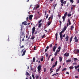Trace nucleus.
<instances>
[{
    "label": "nucleus",
    "instance_id": "42",
    "mask_svg": "<svg viewBox=\"0 0 79 79\" xmlns=\"http://www.w3.org/2000/svg\"><path fill=\"white\" fill-rule=\"evenodd\" d=\"M41 22H42V19L40 20V21L38 22V23L40 24V23H41Z\"/></svg>",
    "mask_w": 79,
    "mask_h": 79
},
{
    "label": "nucleus",
    "instance_id": "49",
    "mask_svg": "<svg viewBox=\"0 0 79 79\" xmlns=\"http://www.w3.org/2000/svg\"><path fill=\"white\" fill-rule=\"evenodd\" d=\"M46 19H47V18H48V15L47 14L46 16Z\"/></svg>",
    "mask_w": 79,
    "mask_h": 79
},
{
    "label": "nucleus",
    "instance_id": "24",
    "mask_svg": "<svg viewBox=\"0 0 79 79\" xmlns=\"http://www.w3.org/2000/svg\"><path fill=\"white\" fill-rule=\"evenodd\" d=\"M72 15L71 14V12H70V13L68 14V16L69 17H70V16H71Z\"/></svg>",
    "mask_w": 79,
    "mask_h": 79
},
{
    "label": "nucleus",
    "instance_id": "46",
    "mask_svg": "<svg viewBox=\"0 0 79 79\" xmlns=\"http://www.w3.org/2000/svg\"><path fill=\"white\" fill-rule=\"evenodd\" d=\"M52 70H53V68L52 67H51V68L50 69V71H52Z\"/></svg>",
    "mask_w": 79,
    "mask_h": 79
},
{
    "label": "nucleus",
    "instance_id": "30",
    "mask_svg": "<svg viewBox=\"0 0 79 79\" xmlns=\"http://www.w3.org/2000/svg\"><path fill=\"white\" fill-rule=\"evenodd\" d=\"M60 2L61 3H64V1H63V0H60Z\"/></svg>",
    "mask_w": 79,
    "mask_h": 79
},
{
    "label": "nucleus",
    "instance_id": "16",
    "mask_svg": "<svg viewBox=\"0 0 79 79\" xmlns=\"http://www.w3.org/2000/svg\"><path fill=\"white\" fill-rule=\"evenodd\" d=\"M74 26L73 25L71 26V27L70 30L71 31H73V29H74Z\"/></svg>",
    "mask_w": 79,
    "mask_h": 79
},
{
    "label": "nucleus",
    "instance_id": "6",
    "mask_svg": "<svg viewBox=\"0 0 79 79\" xmlns=\"http://www.w3.org/2000/svg\"><path fill=\"white\" fill-rule=\"evenodd\" d=\"M65 41L66 42H67V41H68V40H69V36L68 35L66 36V37L65 38Z\"/></svg>",
    "mask_w": 79,
    "mask_h": 79
},
{
    "label": "nucleus",
    "instance_id": "29",
    "mask_svg": "<svg viewBox=\"0 0 79 79\" xmlns=\"http://www.w3.org/2000/svg\"><path fill=\"white\" fill-rule=\"evenodd\" d=\"M67 69L66 68H65L64 69L62 70V71H65V70H66Z\"/></svg>",
    "mask_w": 79,
    "mask_h": 79
},
{
    "label": "nucleus",
    "instance_id": "17",
    "mask_svg": "<svg viewBox=\"0 0 79 79\" xmlns=\"http://www.w3.org/2000/svg\"><path fill=\"white\" fill-rule=\"evenodd\" d=\"M37 13L39 14L40 16H41L42 15V14L41 13H40V12L38 11Z\"/></svg>",
    "mask_w": 79,
    "mask_h": 79
},
{
    "label": "nucleus",
    "instance_id": "54",
    "mask_svg": "<svg viewBox=\"0 0 79 79\" xmlns=\"http://www.w3.org/2000/svg\"><path fill=\"white\" fill-rule=\"evenodd\" d=\"M31 71H33V69L32 68V67H31Z\"/></svg>",
    "mask_w": 79,
    "mask_h": 79
},
{
    "label": "nucleus",
    "instance_id": "45",
    "mask_svg": "<svg viewBox=\"0 0 79 79\" xmlns=\"http://www.w3.org/2000/svg\"><path fill=\"white\" fill-rule=\"evenodd\" d=\"M39 7H40V6H39V5H37V6L36 7V9H37V8H39Z\"/></svg>",
    "mask_w": 79,
    "mask_h": 79
},
{
    "label": "nucleus",
    "instance_id": "9",
    "mask_svg": "<svg viewBox=\"0 0 79 79\" xmlns=\"http://www.w3.org/2000/svg\"><path fill=\"white\" fill-rule=\"evenodd\" d=\"M33 17V15H30L29 16V19L30 20H31L32 19V17Z\"/></svg>",
    "mask_w": 79,
    "mask_h": 79
},
{
    "label": "nucleus",
    "instance_id": "28",
    "mask_svg": "<svg viewBox=\"0 0 79 79\" xmlns=\"http://www.w3.org/2000/svg\"><path fill=\"white\" fill-rule=\"evenodd\" d=\"M69 1L71 3H73L74 2V0H69Z\"/></svg>",
    "mask_w": 79,
    "mask_h": 79
},
{
    "label": "nucleus",
    "instance_id": "59",
    "mask_svg": "<svg viewBox=\"0 0 79 79\" xmlns=\"http://www.w3.org/2000/svg\"><path fill=\"white\" fill-rule=\"evenodd\" d=\"M45 55H46V57H47L48 56V54L47 53H46Z\"/></svg>",
    "mask_w": 79,
    "mask_h": 79
},
{
    "label": "nucleus",
    "instance_id": "50",
    "mask_svg": "<svg viewBox=\"0 0 79 79\" xmlns=\"http://www.w3.org/2000/svg\"><path fill=\"white\" fill-rule=\"evenodd\" d=\"M34 38H35V37H32V38H31V40H33V39H34Z\"/></svg>",
    "mask_w": 79,
    "mask_h": 79
},
{
    "label": "nucleus",
    "instance_id": "12",
    "mask_svg": "<svg viewBox=\"0 0 79 79\" xmlns=\"http://www.w3.org/2000/svg\"><path fill=\"white\" fill-rule=\"evenodd\" d=\"M68 21L69 22V25H71V23L70 20V19H68Z\"/></svg>",
    "mask_w": 79,
    "mask_h": 79
},
{
    "label": "nucleus",
    "instance_id": "7",
    "mask_svg": "<svg viewBox=\"0 0 79 79\" xmlns=\"http://www.w3.org/2000/svg\"><path fill=\"white\" fill-rule=\"evenodd\" d=\"M61 66H60L59 68L57 69L56 70V73H57L58 71H59L60 70V69H61Z\"/></svg>",
    "mask_w": 79,
    "mask_h": 79
},
{
    "label": "nucleus",
    "instance_id": "52",
    "mask_svg": "<svg viewBox=\"0 0 79 79\" xmlns=\"http://www.w3.org/2000/svg\"><path fill=\"white\" fill-rule=\"evenodd\" d=\"M60 51L59 50H57L56 52L58 53V52H59Z\"/></svg>",
    "mask_w": 79,
    "mask_h": 79
},
{
    "label": "nucleus",
    "instance_id": "35",
    "mask_svg": "<svg viewBox=\"0 0 79 79\" xmlns=\"http://www.w3.org/2000/svg\"><path fill=\"white\" fill-rule=\"evenodd\" d=\"M60 40L61 41L62 40H63V37H62V36H60Z\"/></svg>",
    "mask_w": 79,
    "mask_h": 79
},
{
    "label": "nucleus",
    "instance_id": "58",
    "mask_svg": "<svg viewBox=\"0 0 79 79\" xmlns=\"http://www.w3.org/2000/svg\"><path fill=\"white\" fill-rule=\"evenodd\" d=\"M65 37V34H64V35H62V37Z\"/></svg>",
    "mask_w": 79,
    "mask_h": 79
},
{
    "label": "nucleus",
    "instance_id": "3",
    "mask_svg": "<svg viewBox=\"0 0 79 79\" xmlns=\"http://www.w3.org/2000/svg\"><path fill=\"white\" fill-rule=\"evenodd\" d=\"M37 68L38 70V72L39 73H41L40 70H41V69H42V68H41V65H40V64H39V66Z\"/></svg>",
    "mask_w": 79,
    "mask_h": 79
},
{
    "label": "nucleus",
    "instance_id": "20",
    "mask_svg": "<svg viewBox=\"0 0 79 79\" xmlns=\"http://www.w3.org/2000/svg\"><path fill=\"white\" fill-rule=\"evenodd\" d=\"M72 40H73V36H71L70 38V43L71 42V41H72Z\"/></svg>",
    "mask_w": 79,
    "mask_h": 79
},
{
    "label": "nucleus",
    "instance_id": "26",
    "mask_svg": "<svg viewBox=\"0 0 79 79\" xmlns=\"http://www.w3.org/2000/svg\"><path fill=\"white\" fill-rule=\"evenodd\" d=\"M69 68H70V69H73L74 68V67L72 66V67H70Z\"/></svg>",
    "mask_w": 79,
    "mask_h": 79
},
{
    "label": "nucleus",
    "instance_id": "2",
    "mask_svg": "<svg viewBox=\"0 0 79 79\" xmlns=\"http://www.w3.org/2000/svg\"><path fill=\"white\" fill-rule=\"evenodd\" d=\"M68 14V13L67 12H65V14H64V16L62 17V19H63V21L64 22V21H65V19H66V17L67 16V14Z\"/></svg>",
    "mask_w": 79,
    "mask_h": 79
},
{
    "label": "nucleus",
    "instance_id": "4",
    "mask_svg": "<svg viewBox=\"0 0 79 79\" xmlns=\"http://www.w3.org/2000/svg\"><path fill=\"white\" fill-rule=\"evenodd\" d=\"M35 27H34L32 29V34L33 35L34 33V32H35Z\"/></svg>",
    "mask_w": 79,
    "mask_h": 79
},
{
    "label": "nucleus",
    "instance_id": "60",
    "mask_svg": "<svg viewBox=\"0 0 79 79\" xmlns=\"http://www.w3.org/2000/svg\"><path fill=\"white\" fill-rule=\"evenodd\" d=\"M75 78H78L79 77H78V76H76L75 77Z\"/></svg>",
    "mask_w": 79,
    "mask_h": 79
},
{
    "label": "nucleus",
    "instance_id": "48",
    "mask_svg": "<svg viewBox=\"0 0 79 79\" xmlns=\"http://www.w3.org/2000/svg\"><path fill=\"white\" fill-rule=\"evenodd\" d=\"M44 73H45L46 72V68H44Z\"/></svg>",
    "mask_w": 79,
    "mask_h": 79
},
{
    "label": "nucleus",
    "instance_id": "23",
    "mask_svg": "<svg viewBox=\"0 0 79 79\" xmlns=\"http://www.w3.org/2000/svg\"><path fill=\"white\" fill-rule=\"evenodd\" d=\"M74 61H75V62H76V61L77 60H78L77 59V58H74Z\"/></svg>",
    "mask_w": 79,
    "mask_h": 79
},
{
    "label": "nucleus",
    "instance_id": "5",
    "mask_svg": "<svg viewBox=\"0 0 79 79\" xmlns=\"http://www.w3.org/2000/svg\"><path fill=\"white\" fill-rule=\"evenodd\" d=\"M76 50V53H79V49H77V50L76 49H75L73 51V52H74V53H75V54H76V52H75Z\"/></svg>",
    "mask_w": 79,
    "mask_h": 79
},
{
    "label": "nucleus",
    "instance_id": "1",
    "mask_svg": "<svg viewBox=\"0 0 79 79\" xmlns=\"http://www.w3.org/2000/svg\"><path fill=\"white\" fill-rule=\"evenodd\" d=\"M23 38L25 37V36L24 35V31H20V41H21V38H23Z\"/></svg>",
    "mask_w": 79,
    "mask_h": 79
},
{
    "label": "nucleus",
    "instance_id": "53",
    "mask_svg": "<svg viewBox=\"0 0 79 79\" xmlns=\"http://www.w3.org/2000/svg\"><path fill=\"white\" fill-rule=\"evenodd\" d=\"M54 60V58H52L51 59V61H53Z\"/></svg>",
    "mask_w": 79,
    "mask_h": 79
},
{
    "label": "nucleus",
    "instance_id": "14",
    "mask_svg": "<svg viewBox=\"0 0 79 79\" xmlns=\"http://www.w3.org/2000/svg\"><path fill=\"white\" fill-rule=\"evenodd\" d=\"M26 50H25L23 52V54H22V56H23V55H25V53H26Z\"/></svg>",
    "mask_w": 79,
    "mask_h": 79
},
{
    "label": "nucleus",
    "instance_id": "19",
    "mask_svg": "<svg viewBox=\"0 0 79 79\" xmlns=\"http://www.w3.org/2000/svg\"><path fill=\"white\" fill-rule=\"evenodd\" d=\"M66 29H67V27H66V26H65L64 28V31H65L66 30Z\"/></svg>",
    "mask_w": 79,
    "mask_h": 79
},
{
    "label": "nucleus",
    "instance_id": "22",
    "mask_svg": "<svg viewBox=\"0 0 79 79\" xmlns=\"http://www.w3.org/2000/svg\"><path fill=\"white\" fill-rule=\"evenodd\" d=\"M74 68L75 69H77V68H79V65H77V66H75Z\"/></svg>",
    "mask_w": 79,
    "mask_h": 79
},
{
    "label": "nucleus",
    "instance_id": "57",
    "mask_svg": "<svg viewBox=\"0 0 79 79\" xmlns=\"http://www.w3.org/2000/svg\"><path fill=\"white\" fill-rule=\"evenodd\" d=\"M24 45H22V46L20 47V48H24Z\"/></svg>",
    "mask_w": 79,
    "mask_h": 79
},
{
    "label": "nucleus",
    "instance_id": "43",
    "mask_svg": "<svg viewBox=\"0 0 79 79\" xmlns=\"http://www.w3.org/2000/svg\"><path fill=\"white\" fill-rule=\"evenodd\" d=\"M59 22H60V26H61V23H62L61 21L60 20Z\"/></svg>",
    "mask_w": 79,
    "mask_h": 79
},
{
    "label": "nucleus",
    "instance_id": "47",
    "mask_svg": "<svg viewBox=\"0 0 79 79\" xmlns=\"http://www.w3.org/2000/svg\"><path fill=\"white\" fill-rule=\"evenodd\" d=\"M75 40V42H78V40H79L78 39H77V40Z\"/></svg>",
    "mask_w": 79,
    "mask_h": 79
},
{
    "label": "nucleus",
    "instance_id": "64",
    "mask_svg": "<svg viewBox=\"0 0 79 79\" xmlns=\"http://www.w3.org/2000/svg\"><path fill=\"white\" fill-rule=\"evenodd\" d=\"M64 32V30H62L60 32H61V33H63Z\"/></svg>",
    "mask_w": 79,
    "mask_h": 79
},
{
    "label": "nucleus",
    "instance_id": "25",
    "mask_svg": "<svg viewBox=\"0 0 79 79\" xmlns=\"http://www.w3.org/2000/svg\"><path fill=\"white\" fill-rule=\"evenodd\" d=\"M42 26V23H40L39 25V26H38V27H41Z\"/></svg>",
    "mask_w": 79,
    "mask_h": 79
},
{
    "label": "nucleus",
    "instance_id": "21",
    "mask_svg": "<svg viewBox=\"0 0 79 79\" xmlns=\"http://www.w3.org/2000/svg\"><path fill=\"white\" fill-rule=\"evenodd\" d=\"M51 23H52V21L51 22H49L48 23V26H50V24H51Z\"/></svg>",
    "mask_w": 79,
    "mask_h": 79
},
{
    "label": "nucleus",
    "instance_id": "8",
    "mask_svg": "<svg viewBox=\"0 0 79 79\" xmlns=\"http://www.w3.org/2000/svg\"><path fill=\"white\" fill-rule=\"evenodd\" d=\"M69 53H66L64 54V56H66L67 57H68V56H69Z\"/></svg>",
    "mask_w": 79,
    "mask_h": 79
},
{
    "label": "nucleus",
    "instance_id": "27",
    "mask_svg": "<svg viewBox=\"0 0 79 79\" xmlns=\"http://www.w3.org/2000/svg\"><path fill=\"white\" fill-rule=\"evenodd\" d=\"M57 55H58V52H56L54 53V55L55 56H57Z\"/></svg>",
    "mask_w": 79,
    "mask_h": 79
},
{
    "label": "nucleus",
    "instance_id": "34",
    "mask_svg": "<svg viewBox=\"0 0 79 79\" xmlns=\"http://www.w3.org/2000/svg\"><path fill=\"white\" fill-rule=\"evenodd\" d=\"M39 75L36 76L35 78L36 79H38V78H39Z\"/></svg>",
    "mask_w": 79,
    "mask_h": 79
},
{
    "label": "nucleus",
    "instance_id": "32",
    "mask_svg": "<svg viewBox=\"0 0 79 79\" xmlns=\"http://www.w3.org/2000/svg\"><path fill=\"white\" fill-rule=\"evenodd\" d=\"M26 74L27 75V76H30V75H29V73L27 72H26Z\"/></svg>",
    "mask_w": 79,
    "mask_h": 79
},
{
    "label": "nucleus",
    "instance_id": "31",
    "mask_svg": "<svg viewBox=\"0 0 79 79\" xmlns=\"http://www.w3.org/2000/svg\"><path fill=\"white\" fill-rule=\"evenodd\" d=\"M76 5H72V7L73 8H74L75 7H76Z\"/></svg>",
    "mask_w": 79,
    "mask_h": 79
},
{
    "label": "nucleus",
    "instance_id": "18",
    "mask_svg": "<svg viewBox=\"0 0 79 79\" xmlns=\"http://www.w3.org/2000/svg\"><path fill=\"white\" fill-rule=\"evenodd\" d=\"M55 36L56 37V40H58V33H56L55 34Z\"/></svg>",
    "mask_w": 79,
    "mask_h": 79
},
{
    "label": "nucleus",
    "instance_id": "44",
    "mask_svg": "<svg viewBox=\"0 0 79 79\" xmlns=\"http://www.w3.org/2000/svg\"><path fill=\"white\" fill-rule=\"evenodd\" d=\"M45 36V34H44L43 35V36H42V38H45L44 37Z\"/></svg>",
    "mask_w": 79,
    "mask_h": 79
},
{
    "label": "nucleus",
    "instance_id": "62",
    "mask_svg": "<svg viewBox=\"0 0 79 79\" xmlns=\"http://www.w3.org/2000/svg\"><path fill=\"white\" fill-rule=\"evenodd\" d=\"M66 1H64V4H66Z\"/></svg>",
    "mask_w": 79,
    "mask_h": 79
},
{
    "label": "nucleus",
    "instance_id": "40",
    "mask_svg": "<svg viewBox=\"0 0 79 79\" xmlns=\"http://www.w3.org/2000/svg\"><path fill=\"white\" fill-rule=\"evenodd\" d=\"M58 49L59 50H60H60H61V47L59 46L58 48Z\"/></svg>",
    "mask_w": 79,
    "mask_h": 79
},
{
    "label": "nucleus",
    "instance_id": "13",
    "mask_svg": "<svg viewBox=\"0 0 79 79\" xmlns=\"http://www.w3.org/2000/svg\"><path fill=\"white\" fill-rule=\"evenodd\" d=\"M24 24V25H25V26H26V25H27V23H26V21H25V22H23L22 23V24Z\"/></svg>",
    "mask_w": 79,
    "mask_h": 79
},
{
    "label": "nucleus",
    "instance_id": "38",
    "mask_svg": "<svg viewBox=\"0 0 79 79\" xmlns=\"http://www.w3.org/2000/svg\"><path fill=\"white\" fill-rule=\"evenodd\" d=\"M57 63H58V61H56L55 63V65L56 66L57 65Z\"/></svg>",
    "mask_w": 79,
    "mask_h": 79
},
{
    "label": "nucleus",
    "instance_id": "51",
    "mask_svg": "<svg viewBox=\"0 0 79 79\" xmlns=\"http://www.w3.org/2000/svg\"><path fill=\"white\" fill-rule=\"evenodd\" d=\"M43 60H44V58H42L41 59V61H43Z\"/></svg>",
    "mask_w": 79,
    "mask_h": 79
},
{
    "label": "nucleus",
    "instance_id": "39",
    "mask_svg": "<svg viewBox=\"0 0 79 79\" xmlns=\"http://www.w3.org/2000/svg\"><path fill=\"white\" fill-rule=\"evenodd\" d=\"M52 45H53V43L50 44V48H52Z\"/></svg>",
    "mask_w": 79,
    "mask_h": 79
},
{
    "label": "nucleus",
    "instance_id": "56",
    "mask_svg": "<svg viewBox=\"0 0 79 79\" xmlns=\"http://www.w3.org/2000/svg\"><path fill=\"white\" fill-rule=\"evenodd\" d=\"M74 39L75 40H77V37L76 36H75V37L74 38Z\"/></svg>",
    "mask_w": 79,
    "mask_h": 79
},
{
    "label": "nucleus",
    "instance_id": "15",
    "mask_svg": "<svg viewBox=\"0 0 79 79\" xmlns=\"http://www.w3.org/2000/svg\"><path fill=\"white\" fill-rule=\"evenodd\" d=\"M71 59H69L66 61V63H69V62H71Z\"/></svg>",
    "mask_w": 79,
    "mask_h": 79
},
{
    "label": "nucleus",
    "instance_id": "41",
    "mask_svg": "<svg viewBox=\"0 0 79 79\" xmlns=\"http://www.w3.org/2000/svg\"><path fill=\"white\" fill-rule=\"evenodd\" d=\"M35 57L33 58V62H35Z\"/></svg>",
    "mask_w": 79,
    "mask_h": 79
},
{
    "label": "nucleus",
    "instance_id": "11",
    "mask_svg": "<svg viewBox=\"0 0 79 79\" xmlns=\"http://www.w3.org/2000/svg\"><path fill=\"white\" fill-rule=\"evenodd\" d=\"M63 60V57H59V61L61 62Z\"/></svg>",
    "mask_w": 79,
    "mask_h": 79
},
{
    "label": "nucleus",
    "instance_id": "63",
    "mask_svg": "<svg viewBox=\"0 0 79 79\" xmlns=\"http://www.w3.org/2000/svg\"><path fill=\"white\" fill-rule=\"evenodd\" d=\"M46 48L47 50H48L49 48V47L48 46H47V47H46Z\"/></svg>",
    "mask_w": 79,
    "mask_h": 79
},
{
    "label": "nucleus",
    "instance_id": "33",
    "mask_svg": "<svg viewBox=\"0 0 79 79\" xmlns=\"http://www.w3.org/2000/svg\"><path fill=\"white\" fill-rule=\"evenodd\" d=\"M32 76L33 77V79H35V77H34V75L33 74L32 75Z\"/></svg>",
    "mask_w": 79,
    "mask_h": 79
},
{
    "label": "nucleus",
    "instance_id": "36",
    "mask_svg": "<svg viewBox=\"0 0 79 79\" xmlns=\"http://www.w3.org/2000/svg\"><path fill=\"white\" fill-rule=\"evenodd\" d=\"M62 33H61V32H60L59 33V34L60 35V36H62Z\"/></svg>",
    "mask_w": 79,
    "mask_h": 79
},
{
    "label": "nucleus",
    "instance_id": "61",
    "mask_svg": "<svg viewBox=\"0 0 79 79\" xmlns=\"http://www.w3.org/2000/svg\"><path fill=\"white\" fill-rule=\"evenodd\" d=\"M35 48H36V47L35 46H34V50H36V49H35Z\"/></svg>",
    "mask_w": 79,
    "mask_h": 79
},
{
    "label": "nucleus",
    "instance_id": "37",
    "mask_svg": "<svg viewBox=\"0 0 79 79\" xmlns=\"http://www.w3.org/2000/svg\"><path fill=\"white\" fill-rule=\"evenodd\" d=\"M56 65L55 64H53V65H52V68H54V67H55V66H56Z\"/></svg>",
    "mask_w": 79,
    "mask_h": 79
},
{
    "label": "nucleus",
    "instance_id": "10",
    "mask_svg": "<svg viewBox=\"0 0 79 79\" xmlns=\"http://www.w3.org/2000/svg\"><path fill=\"white\" fill-rule=\"evenodd\" d=\"M57 47V46H54V47L53 48V52H55V50H56V48Z\"/></svg>",
    "mask_w": 79,
    "mask_h": 79
},
{
    "label": "nucleus",
    "instance_id": "55",
    "mask_svg": "<svg viewBox=\"0 0 79 79\" xmlns=\"http://www.w3.org/2000/svg\"><path fill=\"white\" fill-rule=\"evenodd\" d=\"M29 19V17H27V21H28V19Z\"/></svg>",
    "mask_w": 79,
    "mask_h": 79
}]
</instances>
